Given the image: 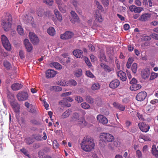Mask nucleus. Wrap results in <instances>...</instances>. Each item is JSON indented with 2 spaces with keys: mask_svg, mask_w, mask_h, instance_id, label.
Listing matches in <instances>:
<instances>
[{
  "mask_svg": "<svg viewBox=\"0 0 158 158\" xmlns=\"http://www.w3.org/2000/svg\"><path fill=\"white\" fill-rule=\"evenodd\" d=\"M120 83V82L118 80L115 79L112 81L110 82L109 86L112 89H115L119 86Z\"/></svg>",
  "mask_w": 158,
  "mask_h": 158,
  "instance_id": "f3484780",
  "label": "nucleus"
},
{
  "mask_svg": "<svg viewBox=\"0 0 158 158\" xmlns=\"http://www.w3.org/2000/svg\"><path fill=\"white\" fill-rule=\"evenodd\" d=\"M67 84H68V86H75L77 85V83L76 81L72 79L67 81Z\"/></svg>",
  "mask_w": 158,
  "mask_h": 158,
  "instance_id": "7c9ffc66",
  "label": "nucleus"
},
{
  "mask_svg": "<svg viewBox=\"0 0 158 158\" xmlns=\"http://www.w3.org/2000/svg\"><path fill=\"white\" fill-rule=\"evenodd\" d=\"M11 105L14 112L16 114L19 115L20 112V106L16 100L10 101Z\"/></svg>",
  "mask_w": 158,
  "mask_h": 158,
  "instance_id": "423d86ee",
  "label": "nucleus"
},
{
  "mask_svg": "<svg viewBox=\"0 0 158 158\" xmlns=\"http://www.w3.org/2000/svg\"><path fill=\"white\" fill-rule=\"evenodd\" d=\"M137 67V64L136 63L133 64L131 67V70L133 73H135L136 72Z\"/></svg>",
  "mask_w": 158,
  "mask_h": 158,
  "instance_id": "c03bdc74",
  "label": "nucleus"
},
{
  "mask_svg": "<svg viewBox=\"0 0 158 158\" xmlns=\"http://www.w3.org/2000/svg\"><path fill=\"white\" fill-rule=\"evenodd\" d=\"M67 81H66L64 80L61 81L60 82H58V84L61 86H68L67 84Z\"/></svg>",
  "mask_w": 158,
  "mask_h": 158,
  "instance_id": "3c124183",
  "label": "nucleus"
},
{
  "mask_svg": "<svg viewBox=\"0 0 158 158\" xmlns=\"http://www.w3.org/2000/svg\"><path fill=\"white\" fill-rule=\"evenodd\" d=\"M73 101V99L70 97H67L64 98L60 102V103L67 106L69 107L71 106V104L69 103H68L67 102H71Z\"/></svg>",
  "mask_w": 158,
  "mask_h": 158,
  "instance_id": "1a4fd4ad",
  "label": "nucleus"
},
{
  "mask_svg": "<svg viewBox=\"0 0 158 158\" xmlns=\"http://www.w3.org/2000/svg\"><path fill=\"white\" fill-rule=\"evenodd\" d=\"M100 138L101 140L104 142H112L114 139V137L112 135L107 133H101Z\"/></svg>",
  "mask_w": 158,
  "mask_h": 158,
  "instance_id": "20e7f679",
  "label": "nucleus"
},
{
  "mask_svg": "<svg viewBox=\"0 0 158 158\" xmlns=\"http://www.w3.org/2000/svg\"><path fill=\"white\" fill-rule=\"evenodd\" d=\"M118 76L122 81H125L127 79V76L126 73L122 71H120L117 72Z\"/></svg>",
  "mask_w": 158,
  "mask_h": 158,
  "instance_id": "6ab92c4d",
  "label": "nucleus"
},
{
  "mask_svg": "<svg viewBox=\"0 0 158 158\" xmlns=\"http://www.w3.org/2000/svg\"><path fill=\"white\" fill-rule=\"evenodd\" d=\"M81 107L85 109H88L90 107V105L86 102H83L81 103Z\"/></svg>",
  "mask_w": 158,
  "mask_h": 158,
  "instance_id": "79ce46f5",
  "label": "nucleus"
},
{
  "mask_svg": "<svg viewBox=\"0 0 158 158\" xmlns=\"http://www.w3.org/2000/svg\"><path fill=\"white\" fill-rule=\"evenodd\" d=\"M135 4L139 6H141L142 3L139 0H135L134 2Z\"/></svg>",
  "mask_w": 158,
  "mask_h": 158,
  "instance_id": "e2e57ef3",
  "label": "nucleus"
},
{
  "mask_svg": "<svg viewBox=\"0 0 158 158\" xmlns=\"http://www.w3.org/2000/svg\"><path fill=\"white\" fill-rule=\"evenodd\" d=\"M75 100L78 103H81L83 101L82 98L80 96H77L75 97Z\"/></svg>",
  "mask_w": 158,
  "mask_h": 158,
  "instance_id": "864d4df0",
  "label": "nucleus"
},
{
  "mask_svg": "<svg viewBox=\"0 0 158 158\" xmlns=\"http://www.w3.org/2000/svg\"><path fill=\"white\" fill-rule=\"evenodd\" d=\"M97 119L98 121L100 123H102L104 125L106 124L108 122L107 118L102 115H98L97 117Z\"/></svg>",
  "mask_w": 158,
  "mask_h": 158,
  "instance_id": "ddd939ff",
  "label": "nucleus"
},
{
  "mask_svg": "<svg viewBox=\"0 0 158 158\" xmlns=\"http://www.w3.org/2000/svg\"><path fill=\"white\" fill-rule=\"evenodd\" d=\"M151 15L148 13H145L142 15L139 18V20L142 21H145L150 18Z\"/></svg>",
  "mask_w": 158,
  "mask_h": 158,
  "instance_id": "b1692460",
  "label": "nucleus"
},
{
  "mask_svg": "<svg viewBox=\"0 0 158 158\" xmlns=\"http://www.w3.org/2000/svg\"><path fill=\"white\" fill-rule=\"evenodd\" d=\"M83 51L79 49L75 50L73 52V54L77 58H82L83 57Z\"/></svg>",
  "mask_w": 158,
  "mask_h": 158,
  "instance_id": "aec40b11",
  "label": "nucleus"
},
{
  "mask_svg": "<svg viewBox=\"0 0 158 158\" xmlns=\"http://www.w3.org/2000/svg\"><path fill=\"white\" fill-rule=\"evenodd\" d=\"M95 2L97 6V8L98 12H102L103 11V8L102 6L100 5L99 2L97 1H95Z\"/></svg>",
  "mask_w": 158,
  "mask_h": 158,
  "instance_id": "f704fd0d",
  "label": "nucleus"
},
{
  "mask_svg": "<svg viewBox=\"0 0 158 158\" xmlns=\"http://www.w3.org/2000/svg\"><path fill=\"white\" fill-rule=\"evenodd\" d=\"M4 66L6 68L7 70L10 69L11 66L10 64L7 61H4L3 63Z\"/></svg>",
  "mask_w": 158,
  "mask_h": 158,
  "instance_id": "c9c22d12",
  "label": "nucleus"
},
{
  "mask_svg": "<svg viewBox=\"0 0 158 158\" xmlns=\"http://www.w3.org/2000/svg\"><path fill=\"white\" fill-rule=\"evenodd\" d=\"M150 74V70L148 69H144L141 72L142 77L144 79H148L149 76Z\"/></svg>",
  "mask_w": 158,
  "mask_h": 158,
  "instance_id": "dca6fc26",
  "label": "nucleus"
},
{
  "mask_svg": "<svg viewBox=\"0 0 158 158\" xmlns=\"http://www.w3.org/2000/svg\"><path fill=\"white\" fill-rule=\"evenodd\" d=\"M2 44L4 48L7 51H10L11 46L7 37L4 35H2L1 37Z\"/></svg>",
  "mask_w": 158,
  "mask_h": 158,
  "instance_id": "39448f33",
  "label": "nucleus"
},
{
  "mask_svg": "<svg viewBox=\"0 0 158 158\" xmlns=\"http://www.w3.org/2000/svg\"><path fill=\"white\" fill-rule=\"evenodd\" d=\"M59 144L56 141L54 140L53 142V146L54 148H57L59 146Z\"/></svg>",
  "mask_w": 158,
  "mask_h": 158,
  "instance_id": "774afa93",
  "label": "nucleus"
},
{
  "mask_svg": "<svg viewBox=\"0 0 158 158\" xmlns=\"http://www.w3.org/2000/svg\"><path fill=\"white\" fill-rule=\"evenodd\" d=\"M16 97L19 101H23L28 99V95L27 92L22 91L18 93Z\"/></svg>",
  "mask_w": 158,
  "mask_h": 158,
  "instance_id": "0eeeda50",
  "label": "nucleus"
},
{
  "mask_svg": "<svg viewBox=\"0 0 158 158\" xmlns=\"http://www.w3.org/2000/svg\"><path fill=\"white\" fill-rule=\"evenodd\" d=\"M86 101L88 103L92 104L94 102V99L90 96H87L85 97Z\"/></svg>",
  "mask_w": 158,
  "mask_h": 158,
  "instance_id": "72a5a7b5",
  "label": "nucleus"
},
{
  "mask_svg": "<svg viewBox=\"0 0 158 158\" xmlns=\"http://www.w3.org/2000/svg\"><path fill=\"white\" fill-rule=\"evenodd\" d=\"M57 74L56 71L51 69H49L47 71L46 75L47 78H49L54 77Z\"/></svg>",
  "mask_w": 158,
  "mask_h": 158,
  "instance_id": "2eb2a0df",
  "label": "nucleus"
},
{
  "mask_svg": "<svg viewBox=\"0 0 158 158\" xmlns=\"http://www.w3.org/2000/svg\"><path fill=\"white\" fill-rule=\"evenodd\" d=\"M71 111L69 109L66 110L61 115V117L63 118H64L68 117L70 114Z\"/></svg>",
  "mask_w": 158,
  "mask_h": 158,
  "instance_id": "cd10ccee",
  "label": "nucleus"
},
{
  "mask_svg": "<svg viewBox=\"0 0 158 158\" xmlns=\"http://www.w3.org/2000/svg\"><path fill=\"white\" fill-rule=\"evenodd\" d=\"M138 126L141 131L143 132H147L150 128L149 126L143 122L139 123Z\"/></svg>",
  "mask_w": 158,
  "mask_h": 158,
  "instance_id": "6e6552de",
  "label": "nucleus"
},
{
  "mask_svg": "<svg viewBox=\"0 0 158 158\" xmlns=\"http://www.w3.org/2000/svg\"><path fill=\"white\" fill-rule=\"evenodd\" d=\"M86 75L88 77L93 78L94 77V75L90 71H86Z\"/></svg>",
  "mask_w": 158,
  "mask_h": 158,
  "instance_id": "603ef678",
  "label": "nucleus"
},
{
  "mask_svg": "<svg viewBox=\"0 0 158 158\" xmlns=\"http://www.w3.org/2000/svg\"><path fill=\"white\" fill-rule=\"evenodd\" d=\"M148 146L147 145H144L143 148V152L144 153H146L148 150Z\"/></svg>",
  "mask_w": 158,
  "mask_h": 158,
  "instance_id": "338daca9",
  "label": "nucleus"
},
{
  "mask_svg": "<svg viewBox=\"0 0 158 158\" xmlns=\"http://www.w3.org/2000/svg\"><path fill=\"white\" fill-rule=\"evenodd\" d=\"M20 151L23 152L26 156H27L29 158H30L28 152L25 148H23L20 149Z\"/></svg>",
  "mask_w": 158,
  "mask_h": 158,
  "instance_id": "09e8293b",
  "label": "nucleus"
},
{
  "mask_svg": "<svg viewBox=\"0 0 158 158\" xmlns=\"http://www.w3.org/2000/svg\"><path fill=\"white\" fill-rule=\"evenodd\" d=\"M74 34L70 31H66L60 35V38L63 40H67L71 38L73 35Z\"/></svg>",
  "mask_w": 158,
  "mask_h": 158,
  "instance_id": "f8f14e48",
  "label": "nucleus"
},
{
  "mask_svg": "<svg viewBox=\"0 0 158 158\" xmlns=\"http://www.w3.org/2000/svg\"><path fill=\"white\" fill-rule=\"evenodd\" d=\"M100 87V85L98 83H96L93 84L92 86V89L94 90L99 89Z\"/></svg>",
  "mask_w": 158,
  "mask_h": 158,
  "instance_id": "473e14b6",
  "label": "nucleus"
},
{
  "mask_svg": "<svg viewBox=\"0 0 158 158\" xmlns=\"http://www.w3.org/2000/svg\"><path fill=\"white\" fill-rule=\"evenodd\" d=\"M132 63V60L131 59L129 58L128 60L126 65L127 67V68L129 69L130 68Z\"/></svg>",
  "mask_w": 158,
  "mask_h": 158,
  "instance_id": "6e6d98bb",
  "label": "nucleus"
},
{
  "mask_svg": "<svg viewBox=\"0 0 158 158\" xmlns=\"http://www.w3.org/2000/svg\"><path fill=\"white\" fill-rule=\"evenodd\" d=\"M47 32L49 35L52 36H54L56 34L55 30L52 27H50L48 28Z\"/></svg>",
  "mask_w": 158,
  "mask_h": 158,
  "instance_id": "a878e982",
  "label": "nucleus"
},
{
  "mask_svg": "<svg viewBox=\"0 0 158 158\" xmlns=\"http://www.w3.org/2000/svg\"><path fill=\"white\" fill-rule=\"evenodd\" d=\"M101 67L107 73L110 72L113 70V68L105 64L101 63Z\"/></svg>",
  "mask_w": 158,
  "mask_h": 158,
  "instance_id": "a211bd4d",
  "label": "nucleus"
},
{
  "mask_svg": "<svg viewBox=\"0 0 158 158\" xmlns=\"http://www.w3.org/2000/svg\"><path fill=\"white\" fill-rule=\"evenodd\" d=\"M7 97L9 99V100L10 101H13L14 100H16L15 98L14 95L13 94H12L10 92H8L7 94Z\"/></svg>",
  "mask_w": 158,
  "mask_h": 158,
  "instance_id": "e433bc0d",
  "label": "nucleus"
},
{
  "mask_svg": "<svg viewBox=\"0 0 158 158\" xmlns=\"http://www.w3.org/2000/svg\"><path fill=\"white\" fill-rule=\"evenodd\" d=\"M151 36L153 39L158 40V34L156 33H152Z\"/></svg>",
  "mask_w": 158,
  "mask_h": 158,
  "instance_id": "052dcab7",
  "label": "nucleus"
},
{
  "mask_svg": "<svg viewBox=\"0 0 158 158\" xmlns=\"http://www.w3.org/2000/svg\"><path fill=\"white\" fill-rule=\"evenodd\" d=\"M152 154L156 157H158V150L156 148H153L152 147Z\"/></svg>",
  "mask_w": 158,
  "mask_h": 158,
  "instance_id": "4c0bfd02",
  "label": "nucleus"
},
{
  "mask_svg": "<svg viewBox=\"0 0 158 158\" xmlns=\"http://www.w3.org/2000/svg\"><path fill=\"white\" fill-rule=\"evenodd\" d=\"M113 105L114 107L116 109H119L120 111H123L125 110V106L118 103L114 102Z\"/></svg>",
  "mask_w": 158,
  "mask_h": 158,
  "instance_id": "412c9836",
  "label": "nucleus"
},
{
  "mask_svg": "<svg viewBox=\"0 0 158 158\" xmlns=\"http://www.w3.org/2000/svg\"><path fill=\"white\" fill-rule=\"evenodd\" d=\"M19 55L20 58L23 59L25 57V56L22 50H20L19 52Z\"/></svg>",
  "mask_w": 158,
  "mask_h": 158,
  "instance_id": "0e129e2a",
  "label": "nucleus"
},
{
  "mask_svg": "<svg viewBox=\"0 0 158 158\" xmlns=\"http://www.w3.org/2000/svg\"><path fill=\"white\" fill-rule=\"evenodd\" d=\"M25 141L28 144H30L33 142V140L31 138L27 137Z\"/></svg>",
  "mask_w": 158,
  "mask_h": 158,
  "instance_id": "49530a36",
  "label": "nucleus"
},
{
  "mask_svg": "<svg viewBox=\"0 0 158 158\" xmlns=\"http://www.w3.org/2000/svg\"><path fill=\"white\" fill-rule=\"evenodd\" d=\"M29 36L31 41L33 44H36L39 43V38L34 33L31 32H29Z\"/></svg>",
  "mask_w": 158,
  "mask_h": 158,
  "instance_id": "9d476101",
  "label": "nucleus"
},
{
  "mask_svg": "<svg viewBox=\"0 0 158 158\" xmlns=\"http://www.w3.org/2000/svg\"><path fill=\"white\" fill-rule=\"evenodd\" d=\"M74 75L76 77H79L82 75V70L81 69H79L76 70L74 72Z\"/></svg>",
  "mask_w": 158,
  "mask_h": 158,
  "instance_id": "bb28decb",
  "label": "nucleus"
},
{
  "mask_svg": "<svg viewBox=\"0 0 158 158\" xmlns=\"http://www.w3.org/2000/svg\"><path fill=\"white\" fill-rule=\"evenodd\" d=\"M85 61L88 66L90 67L91 66V63L88 58L85 57Z\"/></svg>",
  "mask_w": 158,
  "mask_h": 158,
  "instance_id": "69168bd1",
  "label": "nucleus"
},
{
  "mask_svg": "<svg viewBox=\"0 0 158 158\" xmlns=\"http://www.w3.org/2000/svg\"><path fill=\"white\" fill-rule=\"evenodd\" d=\"M24 44L27 51L28 52H31L33 49V47L28 39H25L24 40Z\"/></svg>",
  "mask_w": 158,
  "mask_h": 158,
  "instance_id": "4468645a",
  "label": "nucleus"
},
{
  "mask_svg": "<svg viewBox=\"0 0 158 158\" xmlns=\"http://www.w3.org/2000/svg\"><path fill=\"white\" fill-rule=\"evenodd\" d=\"M71 121L77 122L78 124L81 127H89V125L88 123L83 117L80 118L79 114L76 112L73 113L71 117Z\"/></svg>",
  "mask_w": 158,
  "mask_h": 158,
  "instance_id": "f03ea898",
  "label": "nucleus"
},
{
  "mask_svg": "<svg viewBox=\"0 0 158 158\" xmlns=\"http://www.w3.org/2000/svg\"><path fill=\"white\" fill-rule=\"evenodd\" d=\"M51 89L55 91H60L62 90L61 87L58 86H53L51 87Z\"/></svg>",
  "mask_w": 158,
  "mask_h": 158,
  "instance_id": "a19ab883",
  "label": "nucleus"
},
{
  "mask_svg": "<svg viewBox=\"0 0 158 158\" xmlns=\"http://www.w3.org/2000/svg\"><path fill=\"white\" fill-rule=\"evenodd\" d=\"M59 9L60 11L63 13H64L66 11V8L64 4L58 6Z\"/></svg>",
  "mask_w": 158,
  "mask_h": 158,
  "instance_id": "37998d69",
  "label": "nucleus"
},
{
  "mask_svg": "<svg viewBox=\"0 0 158 158\" xmlns=\"http://www.w3.org/2000/svg\"><path fill=\"white\" fill-rule=\"evenodd\" d=\"M23 85L19 83H15L12 84L11 88L14 91L18 90L21 89Z\"/></svg>",
  "mask_w": 158,
  "mask_h": 158,
  "instance_id": "4be33fe9",
  "label": "nucleus"
},
{
  "mask_svg": "<svg viewBox=\"0 0 158 158\" xmlns=\"http://www.w3.org/2000/svg\"><path fill=\"white\" fill-rule=\"evenodd\" d=\"M95 18L96 20L99 22H102L103 21V18L99 12L98 13L96 12Z\"/></svg>",
  "mask_w": 158,
  "mask_h": 158,
  "instance_id": "2f4dec72",
  "label": "nucleus"
},
{
  "mask_svg": "<svg viewBox=\"0 0 158 158\" xmlns=\"http://www.w3.org/2000/svg\"><path fill=\"white\" fill-rule=\"evenodd\" d=\"M51 66L54 67L57 69H60L62 68L61 65L59 63L56 62H53L51 63Z\"/></svg>",
  "mask_w": 158,
  "mask_h": 158,
  "instance_id": "c85d7f7f",
  "label": "nucleus"
},
{
  "mask_svg": "<svg viewBox=\"0 0 158 158\" xmlns=\"http://www.w3.org/2000/svg\"><path fill=\"white\" fill-rule=\"evenodd\" d=\"M34 138L37 140L40 141L42 140L41 136L39 134H35L33 135Z\"/></svg>",
  "mask_w": 158,
  "mask_h": 158,
  "instance_id": "8fccbe9b",
  "label": "nucleus"
},
{
  "mask_svg": "<svg viewBox=\"0 0 158 158\" xmlns=\"http://www.w3.org/2000/svg\"><path fill=\"white\" fill-rule=\"evenodd\" d=\"M158 76V74L154 72H152L151 73L150 77V80H153Z\"/></svg>",
  "mask_w": 158,
  "mask_h": 158,
  "instance_id": "a18cd8bd",
  "label": "nucleus"
},
{
  "mask_svg": "<svg viewBox=\"0 0 158 158\" xmlns=\"http://www.w3.org/2000/svg\"><path fill=\"white\" fill-rule=\"evenodd\" d=\"M18 121L19 123L20 124H24L25 123V119L22 117H21L18 119Z\"/></svg>",
  "mask_w": 158,
  "mask_h": 158,
  "instance_id": "5fc2aeb1",
  "label": "nucleus"
},
{
  "mask_svg": "<svg viewBox=\"0 0 158 158\" xmlns=\"http://www.w3.org/2000/svg\"><path fill=\"white\" fill-rule=\"evenodd\" d=\"M102 2L105 6H107L109 4L108 0H102Z\"/></svg>",
  "mask_w": 158,
  "mask_h": 158,
  "instance_id": "680f3d73",
  "label": "nucleus"
},
{
  "mask_svg": "<svg viewBox=\"0 0 158 158\" xmlns=\"http://www.w3.org/2000/svg\"><path fill=\"white\" fill-rule=\"evenodd\" d=\"M54 13L57 20L61 22L62 20V17L61 15L57 9L54 10Z\"/></svg>",
  "mask_w": 158,
  "mask_h": 158,
  "instance_id": "393cba45",
  "label": "nucleus"
},
{
  "mask_svg": "<svg viewBox=\"0 0 158 158\" xmlns=\"http://www.w3.org/2000/svg\"><path fill=\"white\" fill-rule=\"evenodd\" d=\"M147 94L145 91H143L139 93L136 96V99L139 101H142L145 98Z\"/></svg>",
  "mask_w": 158,
  "mask_h": 158,
  "instance_id": "9b49d317",
  "label": "nucleus"
},
{
  "mask_svg": "<svg viewBox=\"0 0 158 158\" xmlns=\"http://www.w3.org/2000/svg\"><path fill=\"white\" fill-rule=\"evenodd\" d=\"M17 31L18 33L20 35H22L23 34V30L20 25H18L17 27Z\"/></svg>",
  "mask_w": 158,
  "mask_h": 158,
  "instance_id": "58836bf2",
  "label": "nucleus"
},
{
  "mask_svg": "<svg viewBox=\"0 0 158 158\" xmlns=\"http://www.w3.org/2000/svg\"><path fill=\"white\" fill-rule=\"evenodd\" d=\"M136 7V6H135L132 5L129 7V9L131 11L134 12Z\"/></svg>",
  "mask_w": 158,
  "mask_h": 158,
  "instance_id": "13d9d810",
  "label": "nucleus"
},
{
  "mask_svg": "<svg viewBox=\"0 0 158 158\" xmlns=\"http://www.w3.org/2000/svg\"><path fill=\"white\" fill-rule=\"evenodd\" d=\"M5 16V19L3 21L2 25L4 30L7 31L10 29L12 25V18L11 15L9 14H7Z\"/></svg>",
  "mask_w": 158,
  "mask_h": 158,
  "instance_id": "7ed1b4c3",
  "label": "nucleus"
},
{
  "mask_svg": "<svg viewBox=\"0 0 158 158\" xmlns=\"http://www.w3.org/2000/svg\"><path fill=\"white\" fill-rule=\"evenodd\" d=\"M53 0H44V2L50 6L52 5L53 3Z\"/></svg>",
  "mask_w": 158,
  "mask_h": 158,
  "instance_id": "4d7b16f0",
  "label": "nucleus"
},
{
  "mask_svg": "<svg viewBox=\"0 0 158 158\" xmlns=\"http://www.w3.org/2000/svg\"><path fill=\"white\" fill-rule=\"evenodd\" d=\"M141 87V85L139 84H135L131 85L130 89L132 91H136L140 89Z\"/></svg>",
  "mask_w": 158,
  "mask_h": 158,
  "instance_id": "c756f323",
  "label": "nucleus"
},
{
  "mask_svg": "<svg viewBox=\"0 0 158 158\" xmlns=\"http://www.w3.org/2000/svg\"><path fill=\"white\" fill-rule=\"evenodd\" d=\"M81 149L86 152H90L94 149V140L90 137H84L81 143Z\"/></svg>",
  "mask_w": 158,
  "mask_h": 158,
  "instance_id": "f257e3e1",
  "label": "nucleus"
},
{
  "mask_svg": "<svg viewBox=\"0 0 158 158\" xmlns=\"http://www.w3.org/2000/svg\"><path fill=\"white\" fill-rule=\"evenodd\" d=\"M143 10V7L136 6L134 12L135 13H139L141 12V11Z\"/></svg>",
  "mask_w": 158,
  "mask_h": 158,
  "instance_id": "de8ad7c7",
  "label": "nucleus"
},
{
  "mask_svg": "<svg viewBox=\"0 0 158 158\" xmlns=\"http://www.w3.org/2000/svg\"><path fill=\"white\" fill-rule=\"evenodd\" d=\"M136 155L139 158H142V155L141 152L139 150H137L136 152Z\"/></svg>",
  "mask_w": 158,
  "mask_h": 158,
  "instance_id": "bf43d9fd",
  "label": "nucleus"
},
{
  "mask_svg": "<svg viewBox=\"0 0 158 158\" xmlns=\"http://www.w3.org/2000/svg\"><path fill=\"white\" fill-rule=\"evenodd\" d=\"M113 145L111 146L112 148L115 147H118L120 146V143L118 140H116L113 143Z\"/></svg>",
  "mask_w": 158,
  "mask_h": 158,
  "instance_id": "ea45409f",
  "label": "nucleus"
},
{
  "mask_svg": "<svg viewBox=\"0 0 158 158\" xmlns=\"http://www.w3.org/2000/svg\"><path fill=\"white\" fill-rule=\"evenodd\" d=\"M71 14L72 17V19H71L72 22L73 23L74 22L77 21L79 17L76 13L74 11H72L71 12Z\"/></svg>",
  "mask_w": 158,
  "mask_h": 158,
  "instance_id": "5701e85b",
  "label": "nucleus"
}]
</instances>
